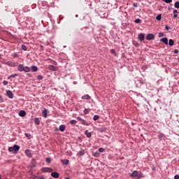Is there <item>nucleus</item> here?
<instances>
[{"label":"nucleus","mask_w":179,"mask_h":179,"mask_svg":"<svg viewBox=\"0 0 179 179\" xmlns=\"http://www.w3.org/2000/svg\"><path fill=\"white\" fill-rule=\"evenodd\" d=\"M142 173H139L138 171H134L133 173L131 174V177L136 179L142 178Z\"/></svg>","instance_id":"f257e3e1"},{"label":"nucleus","mask_w":179,"mask_h":179,"mask_svg":"<svg viewBox=\"0 0 179 179\" xmlns=\"http://www.w3.org/2000/svg\"><path fill=\"white\" fill-rule=\"evenodd\" d=\"M77 120L78 121H80V124H82V125H85L86 127H89V125H90V123H89V122L82 119V117H77Z\"/></svg>","instance_id":"f03ea898"},{"label":"nucleus","mask_w":179,"mask_h":179,"mask_svg":"<svg viewBox=\"0 0 179 179\" xmlns=\"http://www.w3.org/2000/svg\"><path fill=\"white\" fill-rule=\"evenodd\" d=\"M42 173H52V169L48 167L41 168Z\"/></svg>","instance_id":"7ed1b4c3"},{"label":"nucleus","mask_w":179,"mask_h":179,"mask_svg":"<svg viewBox=\"0 0 179 179\" xmlns=\"http://www.w3.org/2000/svg\"><path fill=\"white\" fill-rule=\"evenodd\" d=\"M146 40L150 41V40H155V35L153 34H148L145 36Z\"/></svg>","instance_id":"20e7f679"},{"label":"nucleus","mask_w":179,"mask_h":179,"mask_svg":"<svg viewBox=\"0 0 179 179\" xmlns=\"http://www.w3.org/2000/svg\"><path fill=\"white\" fill-rule=\"evenodd\" d=\"M13 150H14V153L16 154V153H17V152H19V150H20V146H19V145L15 144V145H13Z\"/></svg>","instance_id":"39448f33"},{"label":"nucleus","mask_w":179,"mask_h":179,"mask_svg":"<svg viewBox=\"0 0 179 179\" xmlns=\"http://www.w3.org/2000/svg\"><path fill=\"white\" fill-rule=\"evenodd\" d=\"M158 138L159 139V141H164L166 139V136L163 133H159L158 135Z\"/></svg>","instance_id":"423d86ee"},{"label":"nucleus","mask_w":179,"mask_h":179,"mask_svg":"<svg viewBox=\"0 0 179 179\" xmlns=\"http://www.w3.org/2000/svg\"><path fill=\"white\" fill-rule=\"evenodd\" d=\"M51 177L53 178H59V173L58 172H52Z\"/></svg>","instance_id":"0eeeda50"},{"label":"nucleus","mask_w":179,"mask_h":179,"mask_svg":"<svg viewBox=\"0 0 179 179\" xmlns=\"http://www.w3.org/2000/svg\"><path fill=\"white\" fill-rule=\"evenodd\" d=\"M6 94L9 99H13V93L10 90H6Z\"/></svg>","instance_id":"6e6552de"},{"label":"nucleus","mask_w":179,"mask_h":179,"mask_svg":"<svg viewBox=\"0 0 179 179\" xmlns=\"http://www.w3.org/2000/svg\"><path fill=\"white\" fill-rule=\"evenodd\" d=\"M138 38L139 41H143L145 40V34H143L142 33L139 34L138 36Z\"/></svg>","instance_id":"1a4fd4ad"},{"label":"nucleus","mask_w":179,"mask_h":179,"mask_svg":"<svg viewBox=\"0 0 179 179\" xmlns=\"http://www.w3.org/2000/svg\"><path fill=\"white\" fill-rule=\"evenodd\" d=\"M81 99H82V100H90L91 97H90V94H85V95H83L81 97Z\"/></svg>","instance_id":"9d476101"},{"label":"nucleus","mask_w":179,"mask_h":179,"mask_svg":"<svg viewBox=\"0 0 179 179\" xmlns=\"http://www.w3.org/2000/svg\"><path fill=\"white\" fill-rule=\"evenodd\" d=\"M160 41H163V43H165L166 45H169V39L167 38H162L160 39Z\"/></svg>","instance_id":"9b49d317"},{"label":"nucleus","mask_w":179,"mask_h":179,"mask_svg":"<svg viewBox=\"0 0 179 179\" xmlns=\"http://www.w3.org/2000/svg\"><path fill=\"white\" fill-rule=\"evenodd\" d=\"M17 71H19L20 72H23V71H24V67L23 66L22 64L18 65Z\"/></svg>","instance_id":"f8f14e48"},{"label":"nucleus","mask_w":179,"mask_h":179,"mask_svg":"<svg viewBox=\"0 0 179 179\" xmlns=\"http://www.w3.org/2000/svg\"><path fill=\"white\" fill-rule=\"evenodd\" d=\"M25 155L28 157H32V155H31V152L30 151V150H25Z\"/></svg>","instance_id":"ddd939ff"},{"label":"nucleus","mask_w":179,"mask_h":179,"mask_svg":"<svg viewBox=\"0 0 179 179\" xmlns=\"http://www.w3.org/2000/svg\"><path fill=\"white\" fill-rule=\"evenodd\" d=\"M31 70L32 72H37V71H38V67H37L36 66H31Z\"/></svg>","instance_id":"4468645a"},{"label":"nucleus","mask_w":179,"mask_h":179,"mask_svg":"<svg viewBox=\"0 0 179 179\" xmlns=\"http://www.w3.org/2000/svg\"><path fill=\"white\" fill-rule=\"evenodd\" d=\"M48 69L50 71H57V67L55 66H53V65H49L48 66Z\"/></svg>","instance_id":"2eb2a0df"},{"label":"nucleus","mask_w":179,"mask_h":179,"mask_svg":"<svg viewBox=\"0 0 179 179\" xmlns=\"http://www.w3.org/2000/svg\"><path fill=\"white\" fill-rule=\"evenodd\" d=\"M48 111L47 110V109H44L43 111H42V114H43V117L44 118H47V114H48Z\"/></svg>","instance_id":"dca6fc26"},{"label":"nucleus","mask_w":179,"mask_h":179,"mask_svg":"<svg viewBox=\"0 0 179 179\" xmlns=\"http://www.w3.org/2000/svg\"><path fill=\"white\" fill-rule=\"evenodd\" d=\"M65 124H61L59 127V131H61V132H64V131H65Z\"/></svg>","instance_id":"f3484780"},{"label":"nucleus","mask_w":179,"mask_h":179,"mask_svg":"<svg viewBox=\"0 0 179 179\" xmlns=\"http://www.w3.org/2000/svg\"><path fill=\"white\" fill-rule=\"evenodd\" d=\"M20 117H24L26 115V111L20 110L19 113Z\"/></svg>","instance_id":"a211bd4d"},{"label":"nucleus","mask_w":179,"mask_h":179,"mask_svg":"<svg viewBox=\"0 0 179 179\" xmlns=\"http://www.w3.org/2000/svg\"><path fill=\"white\" fill-rule=\"evenodd\" d=\"M85 135L87 138H92V133L89 132V130L85 131Z\"/></svg>","instance_id":"6ab92c4d"},{"label":"nucleus","mask_w":179,"mask_h":179,"mask_svg":"<svg viewBox=\"0 0 179 179\" xmlns=\"http://www.w3.org/2000/svg\"><path fill=\"white\" fill-rule=\"evenodd\" d=\"M62 164H64V165H68V164H69V160H68V159H62Z\"/></svg>","instance_id":"aec40b11"},{"label":"nucleus","mask_w":179,"mask_h":179,"mask_svg":"<svg viewBox=\"0 0 179 179\" xmlns=\"http://www.w3.org/2000/svg\"><path fill=\"white\" fill-rule=\"evenodd\" d=\"M34 122L36 125H40V119L38 117H36L34 119Z\"/></svg>","instance_id":"412c9836"},{"label":"nucleus","mask_w":179,"mask_h":179,"mask_svg":"<svg viewBox=\"0 0 179 179\" xmlns=\"http://www.w3.org/2000/svg\"><path fill=\"white\" fill-rule=\"evenodd\" d=\"M92 156H94V157H100V152H93Z\"/></svg>","instance_id":"4be33fe9"},{"label":"nucleus","mask_w":179,"mask_h":179,"mask_svg":"<svg viewBox=\"0 0 179 179\" xmlns=\"http://www.w3.org/2000/svg\"><path fill=\"white\" fill-rule=\"evenodd\" d=\"M169 45L170 47H173V45H174V41H173V39H170L169 41Z\"/></svg>","instance_id":"5701e85b"},{"label":"nucleus","mask_w":179,"mask_h":179,"mask_svg":"<svg viewBox=\"0 0 179 179\" xmlns=\"http://www.w3.org/2000/svg\"><path fill=\"white\" fill-rule=\"evenodd\" d=\"M69 122L71 124V125H76V124H78V121L76 120H71Z\"/></svg>","instance_id":"b1692460"},{"label":"nucleus","mask_w":179,"mask_h":179,"mask_svg":"<svg viewBox=\"0 0 179 179\" xmlns=\"http://www.w3.org/2000/svg\"><path fill=\"white\" fill-rule=\"evenodd\" d=\"M30 67H29V66H24V72H30Z\"/></svg>","instance_id":"393cba45"},{"label":"nucleus","mask_w":179,"mask_h":179,"mask_svg":"<svg viewBox=\"0 0 179 179\" xmlns=\"http://www.w3.org/2000/svg\"><path fill=\"white\" fill-rule=\"evenodd\" d=\"M99 118H100V116H99L98 115H95L93 117L94 121H97L98 120H99Z\"/></svg>","instance_id":"a878e982"},{"label":"nucleus","mask_w":179,"mask_h":179,"mask_svg":"<svg viewBox=\"0 0 179 179\" xmlns=\"http://www.w3.org/2000/svg\"><path fill=\"white\" fill-rule=\"evenodd\" d=\"M18 75L19 74H17V73L12 74L8 77V79H10V78H16V76H18Z\"/></svg>","instance_id":"bb28decb"},{"label":"nucleus","mask_w":179,"mask_h":179,"mask_svg":"<svg viewBox=\"0 0 179 179\" xmlns=\"http://www.w3.org/2000/svg\"><path fill=\"white\" fill-rule=\"evenodd\" d=\"M21 48L23 50V51H27V47H26L25 45H22Z\"/></svg>","instance_id":"cd10ccee"},{"label":"nucleus","mask_w":179,"mask_h":179,"mask_svg":"<svg viewBox=\"0 0 179 179\" xmlns=\"http://www.w3.org/2000/svg\"><path fill=\"white\" fill-rule=\"evenodd\" d=\"M83 155H85V150H81L78 152V156H83Z\"/></svg>","instance_id":"c85d7f7f"},{"label":"nucleus","mask_w":179,"mask_h":179,"mask_svg":"<svg viewBox=\"0 0 179 179\" xmlns=\"http://www.w3.org/2000/svg\"><path fill=\"white\" fill-rule=\"evenodd\" d=\"M162 2H165V3H171L173 0H162Z\"/></svg>","instance_id":"c756f323"},{"label":"nucleus","mask_w":179,"mask_h":179,"mask_svg":"<svg viewBox=\"0 0 179 179\" xmlns=\"http://www.w3.org/2000/svg\"><path fill=\"white\" fill-rule=\"evenodd\" d=\"M26 138H27L28 139H30V138H31V134H29V133H26L25 134Z\"/></svg>","instance_id":"7c9ffc66"},{"label":"nucleus","mask_w":179,"mask_h":179,"mask_svg":"<svg viewBox=\"0 0 179 179\" xmlns=\"http://www.w3.org/2000/svg\"><path fill=\"white\" fill-rule=\"evenodd\" d=\"M156 19H157V20H159V21L162 20V14L158 15L156 17Z\"/></svg>","instance_id":"2f4dec72"},{"label":"nucleus","mask_w":179,"mask_h":179,"mask_svg":"<svg viewBox=\"0 0 179 179\" xmlns=\"http://www.w3.org/2000/svg\"><path fill=\"white\" fill-rule=\"evenodd\" d=\"M175 8H176L177 9H179V1L175 2Z\"/></svg>","instance_id":"473e14b6"},{"label":"nucleus","mask_w":179,"mask_h":179,"mask_svg":"<svg viewBox=\"0 0 179 179\" xmlns=\"http://www.w3.org/2000/svg\"><path fill=\"white\" fill-rule=\"evenodd\" d=\"M142 22V20H141V19H136L135 20H134V22L135 23H137V24H139V23H141Z\"/></svg>","instance_id":"72a5a7b5"},{"label":"nucleus","mask_w":179,"mask_h":179,"mask_svg":"<svg viewBox=\"0 0 179 179\" xmlns=\"http://www.w3.org/2000/svg\"><path fill=\"white\" fill-rule=\"evenodd\" d=\"M12 64L13 63H12L11 62H7L5 63V64L8 65V66H13Z\"/></svg>","instance_id":"f704fd0d"},{"label":"nucleus","mask_w":179,"mask_h":179,"mask_svg":"<svg viewBox=\"0 0 179 179\" xmlns=\"http://www.w3.org/2000/svg\"><path fill=\"white\" fill-rule=\"evenodd\" d=\"M45 162H46V163H48V164L51 163V158L47 157L45 159Z\"/></svg>","instance_id":"c9c22d12"},{"label":"nucleus","mask_w":179,"mask_h":179,"mask_svg":"<svg viewBox=\"0 0 179 179\" xmlns=\"http://www.w3.org/2000/svg\"><path fill=\"white\" fill-rule=\"evenodd\" d=\"M84 114L86 115L87 114H89V110L87 108H85L83 110Z\"/></svg>","instance_id":"e433bc0d"},{"label":"nucleus","mask_w":179,"mask_h":179,"mask_svg":"<svg viewBox=\"0 0 179 179\" xmlns=\"http://www.w3.org/2000/svg\"><path fill=\"white\" fill-rule=\"evenodd\" d=\"M104 150H106V149H104L103 148H99V152H100V153H103V152H104Z\"/></svg>","instance_id":"4c0bfd02"},{"label":"nucleus","mask_w":179,"mask_h":179,"mask_svg":"<svg viewBox=\"0 0 179 179\" xmlns=\"http://www.w3.org/2000/svg\"><path fill=\"white\" fill-rule=\"evenodd\" d=\"M37 79H38V80H43V76H41V75L38 76Z\"/></svg>","instance_id":"58836bf2"},{"label":"nucleus","mask_w":179,"mask_h":179,"mask_svg":"<svg viewBox=\"0 0 179 179\" xmlns=\"http://www.w3.org/2000/svg\"><path fill=\"white\" fill-rule=\"evenodd\" d=\"M8 152H13L15 153V151H14V150H13V147H9V148H8Z\"/></svg>","instance_id":"ea45409f"},{"label":"nucleus","mask_w":179,"mask_h":179,"mask_svg":"<svg viewBox=\"0 0 179 179\" xmlns=\"http://www.w3.org/2000/svg\"><path fill=\"white\" fill-rule=\"evenodd\" d=\"M165 29L167 30V31H169V30H171V28L169 26H166Z\"/></svg>","instance_id":"a19ab883"},{"label":"nucleus","mask_w":179,"mask_h":179,"mask_svg":"<svg viewBox=\"0 0 179 179\" xmlns=\"http://www.w3.org/2000/svg\"><path fill=\"white\" fill-rule=\"evenodd\" d=\"M163 36H164V34H163V32H159V37H163Z\"/></svg>","instance_id":"79ce46f5"},{"label":"nucleus","mask_w":179,"mask_h":179,"mask_svg":"<svg viewBox=\"0 0 179 179\" xmlns=\"http://www.w3.org/2000/svg\"><path fill=\"white\" fill-rule=\"evenodd\" d=\"M8 81H6V80H3V85H4V86H6V85H8Z\"/></svg>","instance_id":"37998d69"},{"label":"nucleus","mask_w":179,"mask_h":179,"mask_svg":"<svg viewBox=\"0 0 179 179\" xmlns=\"http://www.w3.org/2000/svg\"><path fill=\"white\" fill-rule=\"evenodd\" d=\"M38 179H45V178L44 177V176H38Z\"/></svg>","instance_id":"c03bdc74"},{"label":"nucleus","mask_w":179,"mask_h":179,"mask_svg":"<svg viewBox=\"0 0 179 179\" xmlns=\"http://www.w3.org/2000/svg\"><path fill=\"white\" fill-rule=\"evenodd\" d=\"M133 6L134 8H138V3H133Z\"/></svg>","instance_id":"a18cd8bd"},{"label":"nucleus","mask_w":179,"mask_h":179,"mask_svg":"<svg viewBox=\"0 0 179 179\" xmlns=\"http://www.w3.org/2000/svg\"><path fill=\"white\" fill-rule=\"evenodd\" d=\"M110 52L112 54H115V50H114V49L110 50Z\"/></svg>","instance_id":"49530a36"},{"label":"nucleus","mask_w":179,"mask_h":179,"mask_svg":"<svg viewBox=\"0 0 179 179\" xmlns=\"http://www.w3.org/2000/svg\"><path fill=\"white\" fill-rule=\"evenodd\" d=\"M174 178L175 179H179V175H175Z\"/></svg>","instance_id":"de8ad7c7"},{"label":"nucleus","mask_w":179,"mask_h":179,"mask_svg":"<svg viewBox=\"0 0 179 179\" xmlns=\"http://www.w3.org/2000/svg\"><path fill=\"white\" fill-rule=\"evenodd\" d=\"M178 17V15L174 14V15H173V19H176V17Z\"/></svg>","instance_id":"09e8293b"},{"label":"nucleus","mask_w":179,"mask_h":179,"mask_svg":"<svg viewBox=\"0 0 179 179\" xmlns=\"http://www.w3.org/2000/svg\"><path fill=\"white\" fill-rule=\"evenodd\" d=\"M13 57L14 58H16V57H17V54H16V53H14V54H13Z\"/></svg>","instance_id":"8fccbe9b"},{"label":"nucleus","mask_w":179,"mask_h":179,"mask_svg":"<svg viewBox=\"0 0 179 179\" xmlns=\"http://www.w3.org/2000/svg\"><path fill=\"white\" fill-rule=\"evenodd\" d=\"M32 163H34V164H36V159H34V158L32 159Z\"/></svg>","instance_id":"3c124183"},{"label":"nucleus","mask_w":179,"mask_h":179,"mask_svg":"<svg viewBox=\"0 0 179 179\" xmlns=\"http://www.w3.org/2000/svg\"><path fill=\"white\" fill-rule=\"evenodd\" d=\"M174 52H175V54H178V50L176 49V50H174Z\"/></svg>","instance_id":"603ef678"},{"label":"nucleus","mask_w":179,"mask_h":179,"mask_svg":"<svg viewBox=\"0 0 179 179\" xmlns=\"http://www.w3.org/2000/svg\"><path fill=\"white\" fill-rule=\"evenodd\" d=\"M173 13H178V10H173Z\"/></svg>","instance_id":"864d4df0"},{"label":"nucleus","mask_w":179,"mask_h":179,"mask_svg":"<svg viewBox=\"0 0 179 179\" xmlns=\"http://www.w3.org/2000/svg\"><path fill=\"white\" fill-rule=\"evenodd\" d=\"M134 45H135L136 47H139V43H135Z\"/></svg>","instance_id":"5fc2aeb1"},{"label":"nucleus","mask_w":179,"mask_h":179,"mask_svg":"<svg viewBox=\"0 0 179 179\" xmlns=\"http://www.w3.org/2000/svg\"><path fill=\"white\" fill-rule=\"evenodd\" d=\"M38 177H39V176H34V179H35V178H38Z\"/></svg>","instance_id":"6e6d98bb"},{"label":"nucleus","mask_w":179,"mask_h":179,"mask_svg":"<svg viewBox=\"0 0 179 179\" xmlns=\"http://www.w3.org/2000/svg\"><path fill=\"white\" fill-rule=\"evenodd\" d=\"M69 155L72 156V152H70Z\"/></svg>","instance_id":"4d7b16f0"},{"label":"nucleus","mask_w":179,"mask_h":179,"mask_svg":"<svg viewBox=\"0 0 179 179\" xmlns=\"http://www.w3.org/2000/svg\"><path fill=\"white\" fill-rule=\"evenodd\" d=\"M169 10H171V8L170 7L168 8Z\"/></svg>","instance_id":"13d9d810"},{"label":"nucleus","mask_w":179,"mask_h":179,"mask_svg":"<svg viewBox=\"0 0 179 179\" xmlns=\"http://www.w3.org/2000/svg\"><path fill=\"white\" fill-rule=\"evenodd\" d=\"M41 48H42V50H43V45H41Z\"/></svg>","instance_id":"bf43d9fd"},{"label":"nucleus","mask_w":179,"mask_h":179,"mask_svg":"<svg viewBox=\"0 0 179 179\" xmlns=\"http://www.w3.org/2000/svg\"><path fill=\"white\" fill-rule=\"evenodd\" d=\"M140 82H141V83H143V80H141Z\"/></svg>","instance_id":"052dcab7"},{"label":"nucleus","mask_w":179,"mask_h":179,"mask_svg":"<svg viewBox=\"0 0 179 179\" xmlns=\"http://www.w3.org/2000/svg\"><path fill=\"white\" fill-rule=\"evenodd\" d=\"M33 167H36V165H34Z\"/></svg>","instance_id":"680f3d73"},{"label":"nucleus","mask_w":179,"mask_h":179,"mask_svg":"<svg viewBox=\"0 0 179 179\" xmlns=\"http://www.w3.org/2000/svg\"><path fill=\"white\" fill-rule=\"evenodd\" d=\"M55 64H57V62H55Z\"/></svg>","instance_id":"e2e57ef3"},{"label":"nucleus","mask_w":179,"mask_h":179,"mask_svg":"<svg viewBox=\"0 0 179 179\" xmlns=\"http://www.w3.org/2000/svg\"><path fill=\"white\" fill-rule=\"evenodd\" d=\"M0 59H1V55H0Z\"/></svg>","instance_id":"0e129e2a"},{"label":"nucleus","mask_w":179,"mask_h":179,"mask_svg":"<svg viewBox=\"0 0 179 179\" xmlns=\"http://www.w3.org/2000/svg\"><path fill=\"white\" fill-rule=\"evenodd\" d=\"M0 179H1V175H0Z\"/></svg>","instance_id":"69168bd1"}]
</instances>
